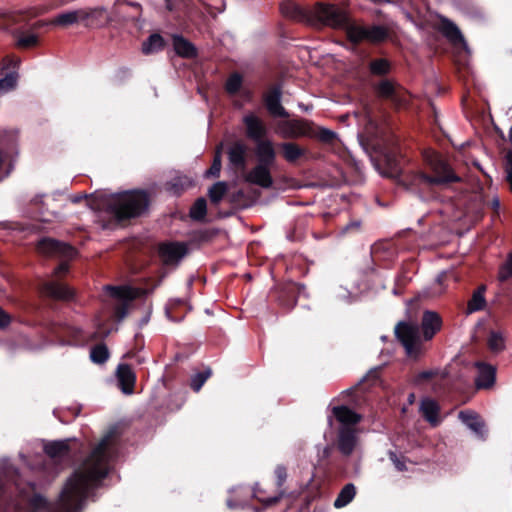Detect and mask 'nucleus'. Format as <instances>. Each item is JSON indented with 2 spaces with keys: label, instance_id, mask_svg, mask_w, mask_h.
Here are the masks:
<instances>
[{
  "label": "nucleus",
  "instance_id": "39448f33",
  "mask_svg": "<svg viewBox=\"0 0 512 512\" xmlns=\"http://www.w3.org/2000/svg\"><path fill=\"white\" fill-rule=\"evenodd\" d=\"M389 36V29L383 25L364 26L354 21L348 29L347 38L353 43L367 41L370 43L383 42Z\"/></svg>",
  "mask_w": 512,
  "mask_h": 512
},
{
  "label": "nucleus",
  "instance_id": "e433bc0d",
  "mask_svg": "<svg viewBox=\"0 0 512 512\" xmlns=\"http://www.w3.org/2000/svg\"><path fill=\"white\" fill-rule=\"evenodd\" d=\"M207 205L204 198H199L190 209V217L194 220L203 219L206 215Z\"/></svg>",
  "mask_w": 512,
  "mask_h": 512
},
{
  "label": "nucleus",
  "instance_id": "5fc2aeb1",
  "mask_svg": "<svg viewBox=\"0 0 512 512\" xmlns=\"http://www.w3.org/2000/svg\"><path fill=\"white\" fill-rule=\"evenodd\" d=\"M491 205L495 210H498L500 208V201L497 197L493 198L491 201Z\"/></svg>",
  "mask_w": 512,
  "mask_h": 512
},
{
  "label": "nucleus",
  "instance_id": "cd10ccee",
  "mask_svg": "<svg viewBox=\"0 0 512 512\" xmlns=\"http://www.w3.org/2000/svg\"><path fill=\"white\" fill-rule=\"evenodd\" d=\"M173 46L175 52L181 57H193L196 54L195 47L182 36L173 37Z\"/></svg>",
  "mask_w": 512,
  "mask_h": 512
},
{
  "label": "nucleus",
  "instance_id": "f8f14e48",
  "mask_svg": "<svg viewBox=\"0 0 512 512\" xmlns=\"http://www.w3.org/2000/svg\"><path fill=\"white\" fill-rule=\"evenodd\" d=\"M248 183L260 186L264 189L271 188L273 178L271 176L270 167L264 164H257L246 176Z\"/></svg>",
  "mask_w": 512,
  "mask_h": 512
},
{
  "label": "nucleus",
  "instance_id": "864d4df0",
  "mask_svg": "<svg viewBox=\"0 0 512 512\" xmlns=\"http://www.w3.org/2000/svg\"><path fill=\"white\" fill-rule=\"evenodd\" d=\"M10 323L9 315L0 308V327H5Z\"/></svg>",
  "mask_w": 512,
  "mask_h": 512
},
{
  "label": "nucleus",
  "instance_id": "603ef678",
  "mask_svg": "<svg viewBox=\"0 0 512 512\" xmlns=\"http://www.w3.org/2000/svg\"><path fill=\"white\" fill-rule=\"evenodd\" d=\"M69 270V265L67 262H62L54 271L56 276L67 273Z\"/></svg>",
  "mask_w": 512,
  "mask_h": 512
},
{
  "label": "nucleus",
  "instance_id": "2f4dec72",
  "mask_svg": "<svg viewBox=\"0 0 512 512\" xmlns=\"http://www.w3.org/2000/svg\"><path fill=\"white\" fill-rule=\"evenodd\" d=\"M356 495V488L354 484L348 483L346 484L341 491L339 492L337 498L334 501V506L336 508H343L348 505Z\"/></svg>",
  "mask_w": 512,
  "mask_h": 512
},
{
  "label": "nucleus",
  "instance_id": "7ed1b4c3",
  "mask_svg": "<svg viewBox=\"0 0 512 512\" xmlns=\"http://www.w3.org/2000/svg\"><path fill=\"white\" fill-rule=\"evenodd\" d=\"M354 20L347 8L329 2H316L310 8L309 24L312 26H327L332 29L344 30L348 36V29Z\"/></svg>",
  "mask_w": 512,
  "mask_h": 512
},
{
  "label": "nucleus",
  "instance_id": "473e14b6",
  "mask_svg": "<svg viewBox=\"0 0 512 512\" xmlns=\"http://www.w3.org/2000/svg\"><path fill=\"white\" fill-rule=\"evenodd\" d=\"M485 290H486V287L484 285H482L473 293V295L467 305L468 313H473V312L484 309V307L486 305V300L484 297Z\"/></svg>",
  "mask_w": 512,
  "mask_h": 512
},
{
  "label": "nucleus",
  "instance_id": "412c9836",
  "mask_svg": "<svg viewBox=\"0 0 512 512\" xmlns=\"http://www.w3.org/2000/svg\"><path fill=\"white\" fill-rule=\"evenodd\" d=\"M43 290L55 299L68 300L73 297V291L68 286L57 282L46 283Z\"/></svg>",
  "mask_w": 512,
  "mask_h": 512
},
{
  "label": "nucleus",
  "instance_id": "5701e85b",
  "mask_svg": "<svg viewBox=\"0 0 512 512\" xmlns=\"http://www.w3.org/2000/svg\"><path fill=\"white\" fill-rule=\"evenodd\" d=\"M247 146L243 142L234 143L228 150V158L231 165L244 168Z\"/></svg>",
  "mask_w": 512,
  "mask_h": 512
},
{
  "label": "nucleus",
  "instance_id": "423d86ee",
  "mask_svg": "<svg viewBox=\"0 0 512 512\" xmlns=\"http://www.w3.org/2000/svg\"><path fill=\"white\" fill-rule=\"evenodd\" d=\"M395 334L409 357L416 358L420 354L421 342L416 324L399 322L395 327Z\"/></svg>",
  "mask_w": 512,
  "mask_h": 512
},
{
  "label": "nucleus",
  "instance_id": "b1692460",
  "mask_svg": "<svg viewBox=\"0 0 512 512\" xmlns=\"http://www.w3.org/2000/svg\"><path fill=\"white\" fill-rule=\"evenodd\" d=\"M420 410L424 418L433 426L439 424V406L434 400L429 398L423 399L420 405Z\"/></svg>",
  "mask_w": 512,
  "mask_h": 512
},
{
  "label": "nucleus",
  "instance_id": "ddd939ff",
  "mask_svg": "<svg viewBox=\"0 0 512 512\" xmlns=\"http://www.w3.org/2000/svg\"><path fill=\"white\" fill-rule=\"evenodd\" d=\"M243 122L246 126V134L255 143L263 141L267 134V128L265 123L254 114H247L243 118Z\"/></svg>",
  "mask_w": 512,
  "mask_h": 512
},
{
  "label": "nucleus",
  "instance_id": "72a5a7b5",
  "mask_svg": "<svg viewBox=\"0 0 512 512\" xmlns=\"http://www.w3.org/2000/svg\"><path fill=\"white\" fill-rule=\"evenodd\" d=\"M280 147L285 160L291 163L295 162L304 154V150L299 145L292 142L282 143Z\"/></svg>",
  "mask_w": 512,
  "mask_h": 512
},
{
  "label": "nucleus",
  "instance_id": "c85d7f7f",
  "mask_svg": "<svg viewBox=\"0 0 512 512\" xmlns=\"http://www.w3.org/2000/svg\"><path fill=\"white\" fill-rule=\"evenodd\" d=\"M104 290L113 298L127 303L135 297L134 291L127 286H106Z\"/></svg>",
  "mask_w": 512,
  "mask_h": 512
},
{
  "label": "nucleus",
  "instance_id": "6e6d98bb",
  "mask_svg": "<svg viewBox=\"0 0 512 512\" xmlns=\"http://www.w3.org/2000/svg\"><path fill=\"white\" fill-rule=\"evenodd\" d=\"M322 453H323V457L324 458L329 457V455H330V448L329 447H324L323 450H322Z\"/></svg>",
  "mask_w": 512,
  "mask_h": 512
},
{
  "label": "nucleus",
  "instance_id": "f704fd0d",
  "mask_svg": "<svg viewBox=\"0 0 512 512\" xmlns=\"http://www.w3.org/2000/svg\"><path fill=\"white\" fill-rule=\"evenodd\" d=\"M90 358L94 363L102 364L109 358V352L105 345L94 346L90 351Z\"/></svg>",
  "mask_w": 512,
  "mask_h": 512
},
{
  "label": "nucleus",
  "instance_id": "4c0bfd02",
  "mask_svg": "<svg viewBox=\"0 0 512 512\" xmlns=\"http://www.w3.org/2000/svg\"><path fill=\"white\" fill-rule=\"evenodd\" d=\"M227 185L225 182H217L209 189V197L212 202L218 203L226 194Z\"/></svg>",
  "mask_w": 512,
  "mask_h": 512
},
{
  "label": "nucleus",
  "instance_id": "4be33fe9",
  "mask_svg": "<svg viewBox=\"0 0 512 512\" xmlns=\"http://www.w3.org/2000/svg\"><path fill=\"white\" fill-rule=\"evenodd\" d=\"M459 419L473 432L483 436L485 425L480 417L472 411H461Z\"/></svg>",
  "mask_w": 512,
  "mask_h": 512
},
{
  "label": "nucleus",
  "instance_id": "aec40b11",
  "mask_svg": "<svg viewBox=\"0 0 512 512\" xmlns=\"http://www.w3.org/2000/svg\"><path fill=\"white\" fill-rule=\"evenodd\" d=\"M333 414L341 423V426L354 427L360 422L361 416L346 406L333 408Z\"/></svg>",
  "mask_w": 512,
  "mask_h": 512
},
{
  "label": "nucleus",
  "instance_id": "052dcab7",
  "mask_svg": "<svg viewBox=\"0 0 512 512\" xmlns=\"http://www.w3.org/2000/svg\"><path fill=\"white\" fill-rule=\"evenodd\" d=\"M13 61H14V65H15V66H16V65H18V64H19V62H20V61H19V59H15V60H13Z\"/></svg>",
  "mask_w": 512,
  "mask_h": 512
},
{
  "label": "nucleus",
  "instance_id": "4d7b16f0",
  "mask_svg": "<svg viewBox=\"0 0 512 512\" xmlns=\"http://www.w3.org/2000/svg\"><path fill=\"white\" fill-rule=\"evenodd\" d=\"M278 499H279V497H275V498H273V499H270V500L266 501V503H267V504H272V503H274V502L278 501Z\"/></svg>",
  "mask_w": 512,
  "mask_h": 512
},
{
  "label": "nucleus",
  "instance_id": "c03bdc74",
  "mask_svg": "<svg viewBox=\"0 0 512 512\" xmlns=\"http://www.w3.org/2000/svg\"><path fill=\"white\" fill-rule=\"evenodd\" d=\"M370 70L373 74L383 75L389 71V63L385 59H377L370 63Z\"/></svg>",
  "mask_w": 512,
  "mask_h": 512
},
{
  "label": "nucleus",
  "instance_id": "9d476101",
  "mask_svg": "<svg viewBox=\"0 0 512 512\" xmlns=\"http://www.w3.org/2000/svg\"><path fill=\"white\" fill-rule=\"evenodd\" d=\"M358 430L355 427L341 426L337 436V447L344 456L351 455L358 447Z\"/></svg>",
  "mask_w": 512,
  "mask_h": 512
},
{
  "label": "nucleus",
  "instance_id": "a878e982",
  "mask_svg": "<svg viewBox=\"0 0 512 512\" xmlns=\"http://www.w3.org/2000/svg\"><path fill=\"white\" fill-rule=\"evenodd\" d=\"M401 90L400 86L390 80H383L377 85L378 95L393 101H397Z\"/></svg>",
  "mask_w": 512,
  "mask_h": 512
},
{
  "label": "nucleus",
  "instance_id": "13d9d810",
  "mask_svg": "<svg viewBox=\"0 0 512 512\" xmlns=\"http://www.w3.org/2000/svg\"><path fill=\"white\" fill-rule=\"evenodd\" d=\"M126 312L124 309H122L121 311H119V318L122 319L124 316H125Z\"/></svg>",
  "mask_w": 512,
  "mask_h": 512
},
{
  "label": "nucleus",
  "instance_id": "c9c22d12",
  "mask_svg": "<svg viewBox=\"0 0 512 512\" xmlns=\"http://www.w3.org/2000/svg\"><path fill=\"white\" fill-rule=\"evenodd\" d=\"M38 43L37 35L33 33H18L16 35V44L20 48H31Z\"/></svg>",
  "mask_w": 512,
  "mask_h": 512
},
{
  "label": "nucleus",
  "instance_id": "393cba45",
  "mask_svg": "<svg viewBox=\"0 0 512 512\" xmlns=\"http://www.w3.org/2000/svg\"><path fill=\"white\" fill-rule=\"evenodd\" d=\"M442 32L449 40L455 43H460L463 46V48L467 50V43L461 31L453 22L449 20H444L442 22Z\"/></svg>",
  "mask_w": 512,
  "mask_h": 512
},
{
  "label": "nucleus",
  "instance_id": "58836bf2",
  "mask_svg": "<svg viewBox=\"0 0 512 512\" xmlns=\"http://www.w3.org/2000/svg\"><path fill=\"white\" fill-rule=\"evenodd\" d=\"M192 180L187 176H177L173 179V181L170 183V190L177 194L180 191L184 190L185 188L191 186Z\"/></svg>",
  "mask_w": 512,
  "mask_h": 512
},
{
  "label": "nucleus",
  "instance_id": "79ce46f5",
  "mask_svg": "<svg viewBox=\"0 0 512 512\" xmlns=\"http://www.w3.org/2000/svg\"><path fill=\"white\" fill-rule=\"evenodd\" d=\"M489 348L498 352L504 348V337L500 332H491L488 339Z\"/></svg>",
  "mask_w": 512,
  "mask_h": 512
},
{
  "label": "nucleus",
  "instance_id": "09e8293b",
  "mask_svg": "<svg viewBox=\"0 0 512 512\" xmlns=\"http://www.w3.org/2000/svg\"><path fill=\"white\" fill-rule=\"evenodd\" d=\"M29 506L36 512L42 508H46L47 502L42 496L35 495L29 500Z\"/></svg>",
  "mask_w": 512,
  "mask_h": 512
},
{
  "label": "nucleus",
  "instance_id": "dca6fc26",
  "mask_svg": "<svg viewBox=\"0 0 512 512\" xmlns=\"http://www.w3.org/2000/svg\"><path fill=\"white\" fill-rule=\"evenodd\" d=\"M255 154L258 164H264L271 167L276 159L274 144L271 140H263L256 143Z\"/></svg>",
  "mask_w": 512,
  "mask_h": 512
},
{
  "label": "nucleus",
  "instance_id": "20e7f679",
  "mask_svg": "<svg viewBox=\"0 0 512 512\" xmlns=\"http://www.w3.org/2000/svg\"><path fill=\"white\" fill-rule=\"evenodd\" d=\"M425 163L430 167L434 176H428L423 172L413 175L412 185L426 188L432 185H440L450 182H458L460 178L455 175L446 162L435 151L427 149L423 152Z\"/></svg>",
  "mask_w": 512,
  "mask_h": 512
},
{
  "label": "nucleus",
  "instance_id": "f03ea898",
  "mask_svg": "<svg viewBox=\"0 0 512 512\" xmlns=\"http://www.w3.org/2000/svg\"><path fill=\"white\" fill-rule=\"evenodd\" d=\"M107 209L117 219H129L140 216L149 205L146 192L141 190L111 194L106 200Z\"/></svg>",
  "mask_w": 512,
  "mask_h": 512
},
{
  "label": "nucleus",
  "instance_id": "9b49d317",
  "mask_svg": "<svg viewBox=\"0 0 512 512\" xmlns=\"http://www.w3.org/2000/svg\"><path fill=\"white\" fill-rule=\"evenodd\" d=\"M82 24L86 27L99 28L110 22L107 11L102 7L81 9Z\"/></svg>",
  "mask_w": 512,
  "mask_h": 512
},
{
  "label": "nucleus",
  "instance_id": "1a4fd4ad",
  "mask_svg": "<svg viewBox=\"0 0 512 512\" xmlns=\"http://www.w3.org/2000/svg\"><path fill=\"white\" fill-rule=\"evenodd\" d=\"M159 256L166 265H177L187 253L184 243L167 242L159 246Z\"/></svg>",
  "mask_w": 512,
  "mask_h": 512
},
{
  "label": "nucleus",
  "instance_id": "de8ad7c7",
  "mask_svg": "<svg viewBox=\"0 0 512 512\" xmlns=\"http://www.w3.org/2000/svg\"><path fill=\"white\" fill-rule=\"evenodd\" d=\"M220 170H221V154L220 152H216L215 154V157H214V160H213V163L210 167V169H208L206 171V176H218L219 173H220Z\"/></svg>",
  "mask_w": 512,
  "mask_h": 512
},
{
  "label": "nucleus",
  "instance_id": "ea45409f",
  "mask_svg": "<svg viewBox=\"0 0 512 512\" xmlns=\"http://www.w3.org/2000/svg\"><path fill=\"white\" fill-rule=\"evenodd\" d=\"M16 83L17 74L15 72L8 73L4 78H0V93H5L14 89Z\"/></svg>",
  "mask_w": 512,
  "mask_h": 512
},
{
  "label": "nucleus",
  "instance_id": "8fccbe9b",
  "mask_svg": "<svg viewBox=\"0 0 512 512\" xmlns=\"http://www.w3.org/2000/svg\"><path fill=\"white\" fill-rule=\"evenodd\" d=\"M389 458L399 471L406 470L405 460L404 458H399L395 452H389Z\"/></svg>",
  "mask_w": 512,
  "mask_h": 512
},
{
  "label": "nucleus",
  "instance_id": "2eb2a0df",
  "mask_svg": "<svg viewBox=\"0 0 512 512\" xmlns=\"http://www.w3.org/2000/svg\"><path fill=\"white\" fill-rule=\"evenodd\" d=\"M442 320L438 313L425 311L423 313L421 328L425 340H430L441 329Z\"/></svg>",
  "mask_w": 512,
  "mask_h": 512
},
{
  "label": "nucleus",
  "instance_id": "4468645a",
  "mask_svg": "<svg viewBox=\"0 0 512 512\" xmlns=\"http://www.w3.org/2000/svg\"><path fill=\"white\" fill-rule=\"evenodd\" d=\"M281 14L291 20L309 24L310 8H302L292 1H285L280 5Z\"/></svg>",
  "mask_w": 512,
  "mask_h": 512
},
{
  "label": "nucleus",
  "instance_id": "37998d69",
  "mask_svg": "<svg viewBox=\"0 0 512 512\" xmlns=\"http://www.w3.org/2000/svg\"><path fill=\"white\" fill-rule=\"evenodd\" d=\"M242 86V78L239 74H232L226 82V90L229 94H236Z\"/></svg>",
  "mask_w": 512,
  "mask_h": 512
},
{
  "label": "nucleus",
  "instance_id": "7c9ffc66",
  "mask_svg": "<svg viewBox=\"0 0 512 512\" xmlns=\"http://www.w3.org/2000/svg\"><path fill=\"white\" fill-rule=\"evenodd\" d=\"M45 453L51 458H62L68 454V441H54L44 447Z\"/></svg>",
  "mask_w": 512,
  "mask_h": 512
},
{
  "label": "nucleus",
  "instance_id": "6e6552de",
  "mask_svg": "<svg viewBox=\"0 0 512 512\" xmlns=\"http://www.w3.org/2000/svg\"><path fill=\"white\" fill-rule=\"evenodd\" d=\"M37 249L41 254L47 256L59 255L71 259L76 255V250L72 246L51 238L40 240Z\"/></svg>",
  "mask_w": 512,
  "mask_h": 512
},
{
  "label": "nucleus",
  "instance_id": "6ab92c4d",
  "mask_svg": "<svg viewBox=\"0 0 512 512\" xmlns=\"http://www.w3.org/2000/svg\"><path fill=\"white\" fill-rule=\"evenodd\" d=\"M479 370V374L475 380L477 388H490L495 382V368L491 365H485L482 363L476 364Z\"/></svg>",
  "mask_w": 512,
  "mask_h": 512
},
{
  "label": "nucleus",
  "instance_id": "a211bd4d",
  "mask_svg": "<svg viewBox=\"0 0 512 512\" xmlns=\"http://www.w3.org/2000/svg\"><path fill=\"white\" fill-rule=\"evenodd\" d=\"M117 378L123 393L132 394L136 376L131 367L127 364H120L117 368Z\"/></svg>",
  "mask_w": 512,
  "mask_h": 512
},
{
  "label": "nucleus",
  "instance_id": "0eeeda50",
  "mask_svg": "<svg viewBox=\"0 0 512 512\" xmlns=\"http://www.w3.org/2000/svg\"><path fill=\"white\" fill-rule=\"evenodd\" d=\"M277 133L285 139L308 137L315 135V125L306 119H292L280 121L276 128Z\"/></svg>",
  "mask_w": 512,
  "mask_h": 512
},
{
  "label": "nucleus",
  "instance_id": "a19ab883",
  "mask_svg": "<svg viewBox=\"0 0 512 512\" xmlns=\"http://www.w3.org/2000/svg\"><path fill=\"white\" fill-rule=\"evenodd\" d=\"M211 376V370L205 369L203 372L197 373L191 379V387L194 391L198 392L206 380Z\"/></svg>",
  "mask_w": 512,
  "mask_h": 512
},
{
  "label": "nucleus",
  "instance_id": "bb28decb",
  "mask_svg": "<svg viewBox=\"0 0 512 512\" xmlns=\"http://www.w3.org/2000/svg\"><path fill=\"white\" fill-rule=\"evenodd\" d=\"M81 9L73 10V11H67L64 13L59 14L52 20V24L59 25V26H70L75 23H82L81 19Z\"/></svg>",
  "mask_w": 512,
  "mask_h": 512
},
{
  "label": "nucleus",
  "instance_id": "49530a36",
  "mask_svg": "<svg viewBox=\"0 0 512 512\" xmlns=\"http://www.w3.org/2000/svg\"><path fill=\"white\" fill-rule=\"evenodd\" d=\"M498 277L501 281H505L512 277V253L508 256L506 262L501 266Z\"/></svg>",
  "mask_w": 512,
  "mask_h": 512
},
{
  "label": "nucleus",
  "instance_id": "a18cd8bd",
  "mask_svg": "<svg viewBox=\"0 0 512 512\" xmlns=\"http://www.w3.org/2000/svg\"><path fill=\"white\" fill-rule=\"evenodd\" d=\"M336 137V134L326 128L315 126V135L313 138H318L323 142H331Z\"/></svg>",
  "mask_w": 512,
  "mask_h": 512
},
{
  "label": "nucleus",
  "instance_id": "f257e3e1",
  "mask_svg": "<svg viewBox=\"0 0 512 512\" xmlns=\"http://www.w3.org/2000/svg\"><path fill=\"white\" fill-rule=\"evenodd\" d=\"M110 436L104 437L65 484L52 512H78L88 491L97 486L109 471L112 457Z\"/></svg>",
  "mask_w": 512,
  "mask_h": 512
},
{
  "label": "nucleus",
  "instance_id": "bf43d9fd",
  "mask_svg": "<svg viewBox=\"0 0 512 512\" xmlns=\"http://www.w3.org/2000/svg\"><path fill=\"white\" fill-rule=\"evenodd\" d=\"M442 275L437 278V283L442 285Z\"/></svg>",
  "mask_w": 512,
  "mask_h": 512
},
{
  "label": "nucleus",
  "instance_id": "c756f323",
  "mask_svg": "<svg viewBox=\"0 0 512 512\" xmlns=\"http://www.w3.org/2000/svg\"><path fill=\"white\" fill-rule=\"evenodd\" d=\"M165 46V41L160 34H152L148 37V39L142 44V52L146 55L157 53L163 50Z\"/></svg>",
  "mask_w": 512,
  "mask_h": 512
},
{
  "label": "nucleus",
  "instance_id": "f3484780",
  "mask_svg": "<svg viewBox=\"0 0 512 512\" xmlns=\"http://www.w3.org/2000/svg\"><path fill=\"white\" fill-rule=\"evenodd\" d=\"M265 104L273 116L288 117L287 111L281 105V90L280 88L271 89L265 96Z\"/></svg>",
  "mask_w": 512,
  "mask_h": 512
},
{
  "label": "nucleus",
  "instance_id": "3c124183",
  "mask_svg": "<svg viewBox=\"0 0 512 512\" xmlns=\"http://www.w3.org/2000/svg\"><path fill=\"white\" fill-rule=\"evenodd\" d=\"M278 486H282L287 478V471L283 465H278L275 469Z\"/></svg>",
  "mask_w": 512,
  "mask_h": 512
}]
</instances>
